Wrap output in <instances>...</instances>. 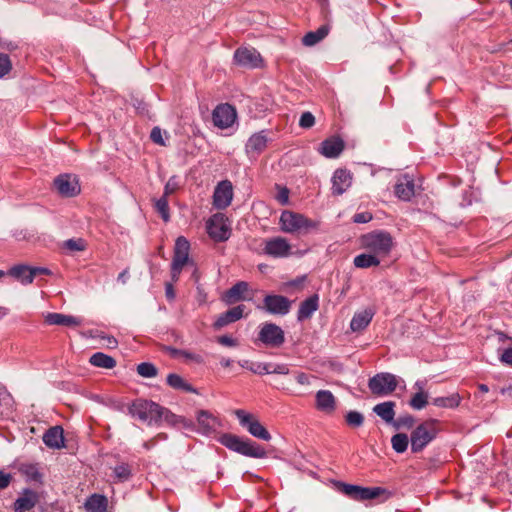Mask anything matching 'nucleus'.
I'll return each instance as SVG.
<instances>
[{
  "instance_id": "052dcab7",
  "label": "nucleus",
  "mask_w": 512,
  "mask_h": 512,
  "mask_svg": "<svg viewBox=\"0 0 512 512\" xmlns=\"http://www.w3.org/2000/svg\"><path fill=\"white\" fill-rule=\"evenodd\" d=\"M11 481V474L0 471V489L8 487Z\"/></svg>"
},
{
  "instance_id": "aec40b11",
  "label": "nucleus",
  "mask_w": 512,
  "mask_h": 512,
  "mask_svg": "<svg viewBox=\"0 0 512 512\" xmlns=\"http://www.w3.org/2000/svg\"><path fill=\"white\" fill-rule=\"evenodd\" d=\"M394 193L400 200L410 201L415 194L414 180L409 175H403L397 180Z\"/></svg>"
},
{
  "instance_id": "412c9836",
  "label": "nucleus",
  "mask_w": 512,
  "mask_h": 512,
  "mask_svg": "<svg viewBox=\"0 0 512 512\" xmlns=\"http://www.w3.org/2000/svg\"><path fill=\"white\" fill-rule=\"evenodd\" d=\"M344 141L339 137H330L324 140L319 152L327 158H337L344 150Z\"/></svg>"
},
{
  "instance_id": "0eeeda50",
  "label": "nucleus",
  "mask_w": 512,
  "mask_h": 512,
  "mask_svg": "<svg viewBox=\"0 0 512 512\" xmlns=\"http://www.w3.org/2000/svg\"><path fill=\"white\" fill-rule=\"evenodd\" d=\"M338 488L343 494L356 501L377 499L383 495H385V499H387L390 495V493L382 487H362L339 482Z\"/></svg>"
},
{
  "instance_id": "f704fd0d",
  "label": "nucleus",
  "mask_w": 512,
  "mask_h": 512,
  "mask_svg": "<svg viewBox=\"0 0 512 512\" xmlns=\"http://www.w3.org/2000/svg\"><path fill=\"white\" fill-rule=\"evenodd\" d=\"M381 260H379L378 256H374L371 252L367 251V253H362L357 255L354 258V265L357 268H370L374 266H378Z\"/></svg>"
},
{
  "instance_id": "a878e982",
  "label": "nucleus",
  "mask_w": 512,
  "mask_h": 512,
  "mask_svg": "<svg viewBox=\"0 0 512 512\" xmlns=\"http://www.w3.org/2000/svg\"><path fill=\"white\" fill-rule=\"evenodd\" d=\"M316 408L319 411L330 414L336 408V400L329 390H319L316 393Z\"/></svg>"
},
{
  "instance_id": "9b49d317",
  "label": "nucleus",
  "mask_w": 512,
  "mask_h": 512,
  "mask_svg": "<svg viewBox=\"0 0 512 512\" xmlns=\"http://www.w3.org/2000/svg\"><path fill=\"white\" fill-rule=\"evenodd\" d=\"M258 339L268 347L277 348L285 342V334L280 326L264 323L258 333Z\"/></svg>"
},
{
  "instance_id": "72a5a7b5",
  "label": "nucleus",
  "mask_w": 512,
  "mask_h": 512,
  "mask_svg": "<svg viewBox=\"0 0 512 512\" xmlns=\"http://www.w3.org/2000/svg\"><path fill=\"white\" fill-rule=\"evenodd\" d=\"M329 29L327 26L323 25L319 27L316 31L308 32L303 38L302 43L305 46H313L323 40L328 35Z\"/></svg>"
},
{
  "instance_id": "e2e57ef3",
  "label": "nucleus",
  "mask_w": 512,
  "mask_h": 512,
  "mask_svg": "<svg viewBox=\"0 0 512 512\" xmlns=\"http://www.w3.org/2000/svg\"><path fill=\"white\" fill-rule=\"evenodd\" d=\"M288 195H289V191L287 188H282L278 195H277V200L281 203V204H286L288 202Z\"/></svg>"
},
{
  "instance_id": "5fc2aeb1",
  "label": "nucleus",
  "mask_w": 512,
  "mask_h": 512,
  "mask_svg": "<svg viewBox=\"0 0 512 512\" xmlns=\"http://www.w3.org/2000/svg\"><path fill=\"white\" fill-rule=\"evenodd\" d=\"M151 140L161 146H165V142L162 137V131L159 127H154L150 134Z\"/></svg>"
},
{
  "instance_id": "20e7f679",
  "label": "nucleus",
  "mask_w": 512,
  "mask_h": 512,
  "mask_svg": "<svg viewBox=\"0 0 512 512\" xmlns=\"http://www.w3.org/2000/svg\"><path fill=\"white\" fill-rule=\"evenodd\" d=\"M280 228L283 232L303 235L317 228V223L300 213L285 210L280 216Z\"/></svg>"
},
{
  "instance_id": "338daca9",
  "label": "nucleus",
  "mask_w": 512,
  "mask_h": 512,
  "mask_svg": "<svg viewBox=\"0 0 512 512\" xmlns=\"http://www.w3.org/2000/svg\"><path fill=\"white\" fill-rule=\"evenodd\" d=\"M220 363L223 367H230L232 365V360L223 358L221 359Z\"/></svg>"
},
{
  "instance_id": "58836bf2",
  "label": "nucleus",
  "mask_w": 512,
  "mask_h": 512,
  "mask_svg": "<svg viewBox=\"0 0 512 512\" xmlns=\"http://www.w3.org/2000/svg\"><path fill=\"white\" fill-rule=\"evenodd\" d=\"M153 206L164 222H168L170 220V210L167 197L161 196L159 199H156Z\"/></svg>"
},
{
  "instance_id": "8fccbe9b",
  "label": "nucleus",
  "mask_w": 512,
  "mask_h": 512,
  "mask_svg": "<svg viewBox=\"0 0 512 512\" xmlns=\"http://www.w3.org/2000/svg\"><path fill=\"white\" fill-rule=\"evenodd\" d=\"M269 368H272L271 363H253L249 366L251 372L259 375L269 374Z\"/></svg>"
},
{
  "instance_id": "9d476101",
  "label": "nucleus",
  "mask_w": 512,
  "mask_h": 512,
  "mask_svg": "<svg viewBox=\"0 0 512 512\" xmlns=\"http://www.w3.org/2000/svg\"><path fill=\"white\" fill-rule=\"evenodd\" d=\"M368 387L375 395H388L396 389L397 379L391 373H378L369 379Z\"/></svg>"
},
{
  "instance_id": "dca6fc26",
  "label": "nucleus",
  "mask_w": 512,
  "mask_h": 512,
  "mask_svg": "<svg viewBox=\"0 0 512 512\" xmlns=\"http://www.w3.org/2000/svg\"><path fill=\"white\" fill-rule=\"evenodd\" d=\"M234 61L237 65L246 68H257L262 63L259 52L254 48H238L234 52Z\"/></svg>"
},
{
  "instance_id": "39448f33",
  "label": "nucleus",
  "mask_w": 512,
  "mask_h": 512,
  "mask_svg": "<svg viewBox=\"0 0 512 512\" xmlns=\"http://www.w3.org/2000/svg\"><path fill=\"white\" fill-rule=\"evenodd\" d=\"M438 420L428 419L419 424L410 435L411 451L413 453H419L432 442L437 434Z\"/></svg>"
},
{
  "instance_id": "7c9ffc66",
  "label": "nucleus",
  "mask_w": 512,
  "mask_h": 512,
  "mask_svg": "<svg viewBox=\"0 0 512 512\" xmlns=\"http://www.w3.org/2000/svg\"><path fill=\"white\" fill-rule=\"evenodd\" d=\"M209 236L216 241H226L230 236V230L223 224H216L212 219L207 223Z\"/></svg>"
},
{
  "instance_id": "0e129e2a",
  "label": "nucleus",
  "mask_w": 512,
  "mask_h": 512,
  "mask_svg": "<svg viewBox=\"0 0 512 512\" xmlns=\"http://www.w3.org/2000/svg\"><path fill=\"white\" fill-rule=\"evenodd\" d=\"M297 382L301 385L309 384V377L305 373H300L297 376Z\"/></svg>"
},
{
  "instance_id": "473e14b6",
  "label": "nucleus",
  "mask_w": 512,
  "mask_h": 512,
  "mask_svg": "<svg viewBox=\"0 0 512 512\" xmlns=\"http://www.w3.org/2000/svg\"><path fill=\"white\" fill-rule=\"evenodd\" d=\"M90 364H92L95 367L105 368V369H112L116 366V360L102 352H96L94 353L90 359Z\"/></svg>"
},
{
  "instance_id": "2f4dec72",
  "label": "nucleus",
  "mask_w": 512,
  "mask_h": 512,
  "mask_svg": "<svg viewBox=\"0 0 512 512\" xmlns=\"http://www.w3.org/2000/svg\"><path fill=\"white\" fill-rule=\"evenodd\" d=\"M108 501L104 495L93 494L85 502V508L89 512H106Z\"/></svg>"
},
{
  "instance_id": "1a4fd4ad",
  "label": "nucleus",
  "mask_w": 512,
  "mask_h": 512,
  "mask_svg": "<svg viewBox=\"0 0 512 512\" xmlns=\"http://www.w3.org/2000/svg\"><path fill=\"white\" fill-rule=\"evenodd\" d=\"M51 271L43 267H30L28 265L19 264L10 268L7 272L8 276L17 279L22 285H29L34 279L42 275H50Z\"/></svg>"
},
{
  "instance_id": "b1692460",
  "label": "nucleus",
  "mask_w": 512,
  "mask_h": 512,
  "mask_svg": "<svg viewBox=\"0 0 512 512\" xmlns=\"http://www.w3.org/2000/svg\"><path fill=\"white\" fill-rule=\"evenodd\" d=\"M374 315L375 309L373 307L356 312L350 322L351 330L353 332L363 331L370 324Z\"/></svg>"
},
{
  "instance_id": "c03bdc74",
  "label": "nucleus",
  "mask_w": 512,
  "mask_h": 512,
  "mask_svg": "<svg viewBox=\"0 0 512 512\" xmlns=\"http://www.w3.org/2000/svg\"><path fill=\"white\" fill-rule=\"evenodd\" d=\"M346 424L352 428H358L364 423V416L358 411H349L345 416Z\"/></svg>"
},
{
  "instance_id": "5701e85b",
  "label": "nucleus",
  "mask_w": 512,
  "mask_h": 512,
  "mask_svg": "<svg viewBox=\"0 0 512 512\" xmlns=\"http://www.w3.org/2000/svg\"><path fill=\"white\" fill-rule=\"evenodd\" d=\"M199 430L205 435L215 432L220 427L219 420L210 412L201 410L197 415Z\"/></svg>"
},
{
  "instance_id": "f03ea898",
  "label": "nucleus",
  "mask_w": 512,
  "mask_h": 512,
  "mask_svg": "<svg viewBox=\"0 0 512 512\" xmlns=\"http://www.w3.org/2000/svg\"><path fill=\"white\" fill-rule=\"evenodd\" d=\"M218 441L231 451L251 458H265L266 450L256 442L246 438H241L235 434L223 433Z\"/></svg>"
},
{
  "instance_id": "4468645a",
  "label": "nucleus",
  "mask_w": 512,
  "mask_h": 512,
  "mask_svg": "<svg viewBox=\"0 0 512 512\" xmlns=\"http://www.w3.org/2000/svg\"><path fill=\"white\" fill-rule=\"evenodd\" d=\"M292 301L282 295H267L263 300V308L273 315H286L289 313Z\"/></svg>"
},
{
  "instance_id": "680f3d73",
  "label": "nucleus",
  "mask_w": 512,
  "mask_h": 512,
  "mask_svg": "<svg viewBox=\"0 0 512 512\" xmlns=\"http://www.w3.org/2000/svg\"><path fill=\"white\" fill-rule=\"evenodd\" d=\"M500 360L501 362L503 363H506V364H509V365H512V348H509V349H506L501 357H500Z\"/></svg>"
},
{
  "instance_id": "37998d69",
  "label": "nucleus",
  "mask_w": 512,
  "mask_h": 512,
  "mask_svg": "<svg viewBox=\"0 0 512 512\" xmlns=\"http://www.w3.org/2000/svg\"><path fill=\"white\" fill-rule=\"evenodd\" d=\"M246 290H226L222 296L221 299L228 305L234 304L238 301L244 300V292Z\"/></svg>"
},
{
  "instance_id": "e433bc0d",
  "label": "nucleus",
  "mask_w": 512,
  "mask_h": 512,
  "mask_svg": "<svg viewBox=\"0 0 512 512\" xmlns=\"http://www.w3.org/2000/svg\"><path fill=\"white\" fill-rule=\"evenodd\" d=\"M461 397L458 393H453L446 397H436L432 404L442 408H456L460 405Z\"/></svg>"
},
{
  "instance_id": "a19ab883",
  "label": "nucleus",
  "mask_w": 512,
  "mask_h": 512,
  "mask_svg": "<svg viewBox=\"0 0 512 512\" xmlns=\"http://www.w3.org/2000/svg\"><path fill=\"white\" fill-rule=\"evenodd\" d=\"M136 371L143 378H154L158 375L157 367L150 362H142L138 364Z\"/></svg>"
},
{
  "instance_id": "a211bd4d",
  "label": "nucleus",
  "mask_w": 512,
  "mask_h": 512,
  "mask_svg": "<svg viewBox=\"0 0 512 512\" xmlns=\"http://www.w3.org/2000/svg\"><path fill=\"white\" fill-rule=\"evenodd\" d=\"M54 185L59 194L65 197H73L80 192L77 180L68 174L59 175L55 178Z\"/></svg>"
},
{
  "instance_id": "3c124183",
  "label": "nucleus",
  "mask_w": 512,
  "mask_h": 512,
  "mask_svg": "<svg viewBox=\"0 0 512 512\" xmlns=\"http://www.w3.org/2000/svg\"><path fill=\"white\" fill-rule=\"evenodd\" d=\"M164 419L168 424H176L178 422L177 416L165 407H162V411L159 413V423Z\"/></svg>"
},
{
  "instance_id": "cd10ccee",
  "label": "nucleus",
  "mask_w": 512,
  "mask_h": 512,
  "mask_svg": "<svg viewBox=\"0 0 512 512\" xmlns=\"http://www.w3.org/2000/svg\"><path fill=\"white\" fill-rule=\"evenodd\" d=\"M319 307V296L317 294H313L304 301L301 302L297 319L298 321H304L306 319H309L312 314L318 309Z\"/></svg>"
},
{
  "instance_id": "4d7b16f0",
  "label": "nucleus",
  "mask_w": 512,
  "mask_h": 512,
  "mask_svg": "<svg viewBox=\"0 0 512 512\" xmlns=\"http://www.w3.org/2000/svg\"><path fill=\"white\" fill-rule=\"evenodd\" d=\"M308 284V278L306 275L298 276L294 280L288 283V288H299L300 286H304Z\"/></svg>"
},
{
  "instance_id": "c756f323",
  "label": "nucleus",
  "mask_w": 512,
  "mask_h": 512,
  "mask_svg": "<svg viewBox=\"0 0 512 512\" xmlns=\"http://www.w3.org/2000/svg\"><path fill=\"white\" fill-rule=\"evenodd\" d=\"M395 403L392 401L383 402L374 406L373 411L386 423L392 424L395 417Z\"/></svg>"
},
{
  "instance_id": "49530a36",
  "label": "nucleus",
  "mask_w": 512,
  "mask_h": 512,
  "mask_svg": "<svg viewBox=\"0 0 512 512\" xmlns=\"http://www.w3.org/2000/svg\"><path fill=\"white\" fill-rule=\"evenodd\" d=\"M63 247L71 252H79L85 250L86 243L82 238H72L66 240Z\"/></svg>"
},
{
  "instance_id": "6ab92c4d",
  "label": "nucleus",
  "mask_w": 512,
  "mask_h": 512,
  "mask_svg": "<svg viewBox=\"0 0 512 512\" xmlns=\"http://www.w3.org/2000/svg\"><path fill=\"white\" fill-rule=\"evenodd\" d=\"M268 137L264 130L251 135L245 145V151L249 157H257L267 147Z\"/></svg>"
},
{
  "instance_id": "69168bd1",
  "label": "nucleus",
  "mask_w": 512,
  "mask_h": 512,
  "mask_svg": "<svg viewBox=\"0 0 512 512\" xmlns=\"http://www.w3.org/2000/svg\"><path fill=\"white\" fill-rule=\"evenodd\" d=\"M165 296L168 301H173L176 297V290H165Z\"/></svg>"
},
{
  "instance_id": "864d4df0",
  "label": "nucleus",
  "mask_w": 512,
  "mask_h": 512,
  "mask_svg": "<svg viewBox=\"0 0 512 512\" xmlns=\"http://www.w3.org/2000/svg\"><path fill=\"white\" fill-rule=\"evenodd\" d=\"M178 189V183L175 180V177H171L165 187H164V193L162 196L167 197L171 194H173Z\"/></svg>"
},
{
  "instance_id": "393cba45",
  "label": "nucleus",
  "mask_w": 512,
  "mask_h": 512,
  "mask_svg": "<svg viewBox=\"0 0 512 512\" xmlns=\"http://www.w3.org/2000/svg\"><path fill=\"white\" fill-rule=\"evenodd\" d=\"M64 431L60 426L50 427L43 435V442L52 449L64 447Z\"/></svg>"
},
{
  "instance_id": "f257e3e1",
  "label": "nucleus",
  "mask_w": 512,
  "mask_h": 512,
  "mask_svg": "<svg viewBox=\"0 0 512 512\" xmlns=\"http://www.w3.org/2000/svg\"><path fill=\"white\" fill-rule=\"evenodd\" d=\"M190 243L184 236L175 241L174 254L171 263L172 281L176 282L181 272L189 275L188 285H199L200 273L195 262L189 258Z\"/></svg>"
},
{
  "instance_id": "603ef678",
  "label": "nucleus",
  "mask_w": 512,
  "mask_h": 512,
  "mask_svg": "<svg viewBox=\"0 0 512 512\" xmlns=\"http://www.w3.org/2000/svg\"><path fill=\"white\" fill-rule=\"evenodd\" d=\"M315 124V117L311 112L302 113L299 125L302 128H311Z\"/></svg>"
},
{
  "instance_id": "7ed1b4c3",
  "label": "nucleus",
  "mask_w": 512,
  "mask_h": 512,
  "mask_svg": "<svg viewBox=\"0 0 512 512\" xmlns=\"http://www.w3.org/2000/svg\"><path fill=\"white\" fill-rule=\"evenodd\" d=\"M362 246L382 261L392 250L393 238L386 231H373L362 236Z\"/></svg>"
},
{
  "instance_id": "a18cd8bd",
  "label": "nucleus",
  "mask_w": 512,
  "mask_h": 512,
  "mask_svg": "<svg viewBox=\"0 0 512 512\" xmlns=\"http://www.w3.org/2000/svg\"><path fill=\"white\" fill-rule=\"evenodd\" d=\"M415 424V418L410 414L399 416L396 420L394 419L392 425L395 429H411Z\"/></svg>"
},
{
  "instance_id": "79ce46f5",
  "label": "nucleus",
  "mask_w": 512,
  "mask_h": 512,
  "mask_svg": "<svg viewBox=\"0 0 512 512\" xmlns=\"http://www.w3.org/2000/svg\"><path fill=\"white\" fill-rule=\"evenodd\" d=\"M428 404V393L424 391L416 392L409 401V405L415 410H421Z\"/></svg>"
},
{
  "instance_id": "6e6d98bb",
  "label": "nucleus",
  "mask_w": 512,
  "mask_h": 512,
  "mask_svg": "<svg viewBox=\"0 0 512 512\" xmlns=\"http://www.w3.org/2000/svg\"><path fill=\"white\" fill-rule=\"evenodd\" d=\"M289 373V367L287 364H272V368H269V374H281L286 375Z\"/></svg>"
},
{
  "instance_id": "f3484780",
  "label": "nucleus",
  "mask_w": 512,
  "mask_h": 512,
  "mask_svg": "<svg viewBox=\"0 0 512 512\" xmlns=\"http://www.w3.org/2000/svg\"><path fill=\"white\" fill-rule=\"evenodd\" d=\"M352 173L343 168H339L335 170L333 173L331 182H332V194L339 196L345 193L352 184Z\"/></svg>"
},
{
  "instance_id": "423d86ee",
  "label": "nucleus",
  "mask_w": 512,
  "mask_h": 512,
  "mask_svg": "<svg viewBox=\"0 0 512 512\" xmlns=\"http://www.w3.org/2000/svg\"><path fill=\"white\" fill-rule=\"evenodd\" d=\"M128 410L132 417L147 422L148 425H158L162 406L151 400L139 398L131 403Z\"/></svg>"
},
{
  "instance_id": "bb28decb",
  "label": "nucleus",
  "mask_w": 512,
  "mask_h": 512,
  "mask_svg": "<svg viewBox=\"0 0 512 512\" xmlns=\"http://www.w3.org/2000/svg\"><path fill=\"white\" fill-rule=\"evenodd\" d=\"M45 322L49 325L76 327L82 324V319L60 313H48L45 317Z\"/></svg>"
},
{
  "instance_id": "ddd939ff",
  "label": "nucleus",
  "mask_w": 512,
  "mask_h": 512,
  "mask_svg": "<svg viewBox=\"0 0 512 512\" xmlns=\"http://www.w3.org/2000/svg\"><path fill=\"white\" fill-rule=\"evenodd\" d=\"M236 118L235 108L227 103L216 106L212 112L213 124L220 129L231 127Z\"/></svg>"
},
{
  "instance_id": "4be33fe9",
  "label": "nucleus",
  "mask_w": 512,
  "mask_h": 512,
  "mask_svg": "<svg viewBox=\"0 0 512 512\" xmlns=\"http://www.w3.org/2000/svg\"><path fill=\"white\" fill-rule=\"evenodd\" d=\"M245 309L246 306L243 304L230 308L217 318L214 322V328L220 329L230 323L238 321L243 317Z\"/></svg>"
},
{
  "instance_id": "ea45409f",
  "label": "nucleus",
  "mask_w": 512,
  "mask_h": 512,
  "mask_svg": "<svg viewBox=\"0 0 512 512\" xmlns=\"http://www.w3.org/2000/svg\"><path fill=\"white\" fill-rule=\"evenodd\" d=\"M113 473L118 482H125L132 476V469L129 464L120 463L114 467Z\"/></svg>"
},
{
  "instance_id": "09e8293b",
  "label": "nucleus",
  "mask_w": 512,
  "mask_h": 512,
  "mask_svg": "<svg viewBox=\"0 0 512 512\" xmlns=\"http://www.w3.org/2000/svg\"><path fill=\"white\" fill-rule=\"evenodd\" d=\"M22 471L25 473V475L34 481H40L42 475L38 470V467L36 465H25L22 468Z\"/></svg>"
},
{
  "instance_id": "6e6552de",
  "label": "nucleus",
  "mask_w": 512,
  "mask_h": 512,
  "mask_svg": "<svg viewBox=\"0 0 512 512\" xmlns=\"http://www.w3.org/2000/svg\"><path fill=\"white\" fill-rule=\"evenodd\" d=\"M239 424L245 428L253 437L263 441H269L271 434L269 431L260 423L257 417L243 409H237L234 411Z\"/></svg>"
},
{
  "instance_id": "774afa93",
  "label": "nucleus",
  "mask_w": 512,
  "mask_h": 512,
  "mask_svg": "<svg viewBox=\"0 0 512 512\" xmlns=\"http://www.w3.org/2000/svg\"><path fill=\"white\" fill-rule=\"evenodd\" d=\"M424 386H425V383L423 381H417L415 384H414V387L416 389H418V391H424Z\"/></svg>"
},
{
  "instance_id": "de8ad7c7",
  "label": "nucleus",
  "mask_w": 512,
  "mask_h": 512,
  "mask_svg": "<svg viewBox=\"0 0 512 512\" xmlns=\"http://www.w3.org/2000/svg\"><path fill=\"white\" fill-rule=\"evenodd\" d=\"M12 69V63L8 55L0 53V78L8 74Z\"/></svg>"
},
{
  "instance_id": "4c0bfd02",
  "label": "nucleus",
  "mask_w": 512,
  "mask_h": 512,
  "mask_svg": "<svg viewBox=\"0 0 512 512\" xmlns=\"http://www.w3.org/2000/svg\"><path fill=\"white\" fill-rule=\"evenodd\" d=\"M392 448L397 453H404L409 444V437L405 433H397L391 438Z\"/></svg>"
},
{
  "instance_id": "c9c22d12",
  "label": "nucleus",
  "mask_w": 512,
  "mask_h": 512,
  "mask_svg": "<svg viewBox=\"0 0 512 512\" xmlns=\"http://www.w3.org/2000/svg\"><path fill=\"white\" fill-rule=\"evenodd\" d=\"M167 384L176 390H181V391L191 392V393L196 392V390L192 387V385L187 383L180 375L175 374V373H170L167 376Z\"/></svg>"
},
{
  "instance_id": "f8f14e48",
  "label": "nucleus",
  "mask_w": 512,
  "mask_h": 512,
  "mask_svg": "<svg viewBox=\"0 0 512 512\" xmlns=\"http://www.w3.org/2000/svg\"><path fill=\"white\" fill-rule=\"evenodd\" d=\"M263 253L272 258H286L292 254L290 243L283 237H273L264 240Z\"/></svg>"
},
{
  "instance_id": "bf43d9fd",
  "label": "nucleus",
  "mask_w": 512,
  "mask_h": 512,
  "mask_svg": "<svg viewBox=\"0 0 512 512\" xmlns=\"http://www.w3.org/2000/svg\"><path fill=\"white\" fill-rule=\"evenodd\" d=\"M371 219H372V215L368 212L357 213L353 217V220L355 223H367Z\"/></svg>"
},
{
  "instance_id": "13d9d810",
  "label": "nucleus",
  "mask_w": 512,
  "mask_h": 512,
  "mask_svg": "<svg viewBox=\"0 0 512 512\" xmlns=\"http://www.w3.org/2000/svg\"><path fill=\"white\" fill-rule=\"evenodd\" d=\"M217 341L219 344L227 347H234L237 345V341L228 335L218 337Z\"/></svg>"
},
{
  "instance_id": "c85d7f7f",
  "label": "nucleus",
  "mask_w": 512,
  "mask_h": 512,
  "mask_svg": "<svg viewBox=\"0 0 512 512\" xmlns=\"http://www.w3.org/2000/svg\"><path fill=\"white\" fill-rule=\"evenodd\" d=\"M37 502V495L31 490H26L23 496L14 503L15 512H26L31 510Z\"/></svg>"
},
{
  "instance_id": "2eb2a0df",
  "label": "nucleus",
  "mask_w": 512,
  "mask_h": 512,
  "mask_svg": "<svg viewBox=\"0 0 512 512\" xmlns=\"http://www.w3.org/2000/svg\"><path fill=\"white\" fill-rule=\"evenodd\" d=\"M233 199V186L229 180L218 183L213 193V206L223 210L227 208Z\"/></svg>"
}]
</instances>
